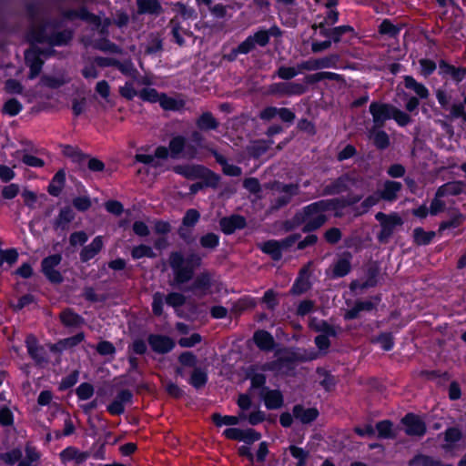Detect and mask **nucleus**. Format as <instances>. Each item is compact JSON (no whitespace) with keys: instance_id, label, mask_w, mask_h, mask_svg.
Returning a JSON list of instances; mask_svg holds the SVG:
<instances>
[{"instance_id":"nucleus-16","label":"nucleus","mask_w":466,"mask_h":466,"mask_svg":"<svg viewBox=\"0 0 466 466\" xmlns=\"http://www.w3.org/2000/svg\"><path fill=\"white\" fill-rule=\"evenodd\" d=\"M401 423L405 426V433L408 436H424L427 431L425 421L417 414L408 412L402 419Z\"/></svg>"},{"instance_id":"nucleus-21","label":"nucleus","mask_w":466,"mask_h":466,"mask_svg":"<svg viewBox=\"0 0 466 466\" xmlns=\"http://www.w3.org/2000/svg\"><path fill=\"white\" fill-rule=\"evenodd\" d=\"M128 351V365L130 371H137L139 368L138 359L134 355H145L147 352V342L141 339L137 338L127 347Z\"/></svg>"},{"instance_id":"nucleus-27","label":"nucleus","mask_w":466,"mask_h":466,"mask_svg":"<svg viewBox=\"0 0 466 466\" xmlns=\"http://www.w3.org/2000/svg\"><path fill=\"white\" fill-rule=\"evenodd\" d=\"M49 28L45 19L37 25H33L27 31V40L31 45L46 44L48 40Z\"/></svg>"},{"instance_id":"nucleus-25","label":"nucleus","mask_w":466,"mask_h":466,"mask_svg":"<svg viewBox=\"0 0 466 466\" xmlns=\"http://www.w3.org/2000/svg\"><path fill=\"white\" fill-rule=\"evenodd\" d=\"M213 286V274L208 270H204L197 275L188 290L197 294L207 295Z\"/></svg>"},{"instance_id":"nucleus-32","label":"nucleus","mask_w":466,"mask_h":466,"mask_svg":"<svg viewBox=\"0 0 466 466\" xmlns=\"http://www.w3.org/2000/svg\"><path fill=\"white\" fill-rule=\"evenodd\" d=\"M402 189V184L399 181L386 180L383 187L378 190V194L381 200L388 202H394Z\"/></svg>"},{"instance_id":"nucleus-3","label":"nucleus","mask_w":466,"mask_h":466,"mask_svg":"<svg viewBox=\"0 0 466 466\" xmlns=\"http://www.w3.org/2000/svg\"><path fill=\"white\" fill-rule=\"evenodd\" d=\"M185 147L186 137L176 135L169 140L168 147L157 146L154 151V155L136 154L135 161L157 168L161 167L159 160H166L168 157L178 159Z\"/></svg>"},{"instance_id":"nucleus-23","label":"nucleus","mask_w":466,"mask_h":466,"mask_svg":"<svg viewBox=\"0 0 466 466\" xmlns=\"http://www.w3.org/2000/svg\"><path fill=\"white\" fill-rule=\"evenodd\" d=\"M133 400V392L130 390L124 389L117 392L106 407V410L111 415L119 416L125 412V404L131 403Z\"/></svg>"},{"instance_id":"nucleus-36","label":"nucleus","mask_w":466,"mask_h":466,"mask_svg":"<svg viewBox=\"0 0 466 466\" xmlns=\"http://www.w3.org/2000/svg\"><path fill=\"white\" fill-rule=\"evenodd\" d=\"M465 184L461 180L444 183L437 188V197L459 196L463 193Z\"/></svg>"},{"instance_id":"nucleus-31","label":"nucleus","mask_w":466,"mask_h":466,"mask_svg":"<svg viewBox=\"0 0 466 466\" xmlns=\"http://www.w3.org/2000/svg\"><path fill=\"white\" fill-rule=\"evenodd\" d=\"M104 247V241L102 236H96L93 238L90 244L84 246L81 249L79 258L83 263H87L93 259Z\"/></svg>"},{"instance_id":"nucleus-4","label":"nucleus","mask_w":466,"mask_h":466,"mask_svg":"<svg viewBox=\"0 0 466 466\" xmlns=\"http://www.w3.org/2000/svg\"><path fill=\"white\" fill-rule=\"evenodd\" d=\"M284 351L286 353L284 356L263 364L262 370L279 372L286 369L287 371H293L297 362L311 361L318 357L314 351L307 352L300 349H285Z\"/></svg>"},{"instance_id":"nucleus-35","label":"nucleus","mask_w":466,"mask_h":466,"mask_svg":"<svg viewBox=\"0 0 466 466\" xmlns=\"http://www.w3.org/2000/svg\"><path fill=\"white\" fill-rule=\"evenodd\" d=\"M404 86L413 91L416 94V96L420 99H427L430 96V91L427 86L418 82L412 76H403Z\"/></svg>"},{"instance_id":"nucleus-46","label":"nucleus","mask_w":466,"mask_h":466,"mask_svg":"<svg viewBox=\"0 0 466 466\" xmlns=\"http://www.w3.org/2000/svg\"><path fill=\"white\" fill-rule=\"evenodd\" d=\"M372 344H379L384 351H390L395 346L393 334L390 331L380 332L370 339Z\"/></svg>"},{"instance_id":"nucleus-26","label":"nucleus","mask_w":466,"mask_h":466,"mask_svg":"<svg viewBox=\"0 0 466 466\" xmlns=\"http://www.w3.org/2000/svg\"><path fill=\"white\" fill-rule=\"evenodd\" d=\"M247 227L246 218L242 215L233 214L219 219V228L225 235H231L238 229Z\"/></svg>"},{"instance_id":"nucleus-48","label":"nucleus","mask_w":466,"mask_h":466,"mask_svg":"<svg viewBox=\"0 0 466 466\" xmlns=\"http://www.w3.org/2000/svg\"><path fill=\"white\" fill-rule=\"evenodd\" d=\"M401 31V27L394 25L390 19L385 18L380 24L378 32L381 35H387L390 38H396L399 36Z\"/></svg>"},{"instance_id":"nucleus-1","label":"nucleus","mask_w":466,"mask_h":466,"mask_svg":"<svg viewBox=\"0 0 466 466\" xmlns=\"http://www.w3.org/2000/svg\"><path fill=\"white\" fill-rule=\"evenodd\" d=\"M327 219V216L321 213L318 201H315L296 211L290 219L283 222L282 228L285 232H291L302 226V233H312L319 229Z\"/></svg>"},{"instance_id":"nucleus-54","label":"nucleus","mask_w":466,"mask_h":466,"mask_svg":"<svg viewBox=\"0 0 466 466\" xmlns=\"http://www.w3.org/2000/svg\"><path fill=\"white\" fill-rule=\"evenodd\" d=\"M462 439V431L456 426L448 427L443 432V440L448 443L445 447L451 449L453 445Z\"/></svg>"},{"instance_id":"nucleus-64","label":"nucleus","mask_w":466,"mask_h":466,"mask_svg":"<svg viewBox=\"0 0 466 466\" xmlns=\"http://www.w3.org/2000/svg\"><path fill=\"white\" fill-rule=\"evenodd\" d=\"M22 110V103L16 98H10L5 102L2 112L9 116H15Z\"/></svg>"},{"instance_id":"nucleus-50","label":"nucleus","mask_w":466,"mask_h":466,"mask_svg":"<svg viewBox=\"0 0 466 466\" xmlns=\"http://www.w3.org/2000/svg\"><path fill=\"white\" fill-rule=\"evenodd\" d=\"M436 70L438 71V61L430 58L419 59V73L424 78L430 77Z\"/></svg>"},{"instance_id":"nucleus-59","label":"nucleus","mask_w":466,"mask_h":466,"mask_svg":"<svg viewBox=\"0 0 466 466\" xmlns=\"http://www.w3.org/2000/svg\"><path fill=\"white\" fill-rule=\"evenodd\" d=\"M248 379L250 380V388L251 389H259L260 391H263V389L266 386L267 378L263 373L254 372V368H250L247 373Z\"/></svg>"},{"instance_id":"nucleus-56","label":"nucleus","mask_w":466,"mask_h":466,"mask_svg":"<svg viewBox=\"0 0 466 466\" xmlns=\"http://www.w3.org/2000/svg\"><path fill=\"white\" fill-rule=\"evenodd\" d=\"M317 374L319 376H322L323 379L319 381V385L328 392L331 391L336 384L337 380L335 377L329 371L323 368L317 369Z\"/></svg>"},{"instance_id":"nucleus-43","label":"nucleus","mask_w":466,"mask_h":466,"mask_svg":"<svg viewBox=\"0 0 466 466\" xmlns=\"http://www.w3.org/2000/svg\"><path fill=\"white\" fill-rule=\"evenodd\" d=\"M380 273V268L379 265L375 262L370 265L366 270V279L363 283L360 285L361 289L374 288L378 285L379 276Z\"/></svg>"},{"instance_id":"nucleus-19","label":"nucleus","mask_w":466,"mask_h":466,"mask_svg":"<svg viewBox=\"0 0 466 466\" xmlns=\"http://www.w3.org/2000/svg\"><path fill=\"white\" fill-rule=\"evenodd\" d=\"M353 255L350 251H343L334 261L331 270V279H341L349 275L352 269Z\"/></svg>"},{"instance_id":"nucleus-12","label":"nucleus","mask_w":466,"mask_h":466,"mask_svg":"<svg viewBox=\"0 0 466 466\" xmlns=\"http://www.w3.org/2000/svg\"><path fill=\"white\" fill-rule=\"evenodd\" d=\"M362 198L361 195H349L346 198H331V199H320L318 200L321 213L327 211H336L339 209L345 208L347 207H352L359 203Z\"/></svg>"},{"instance_id":"nucleus-15","label":"nucleus","mask_w":466,"mask_h":466,"mask_svg":"<svg viewBox=\"0 0 466 466\" xmlns=\"http://www.w3.org/2000/svg\"><path fill=\"white\" fill-rule=\"evenodd\" d=\"M24 56L25 63L29 67L28 79L33 80L40 75L45 64L38 51V46H32L30 48L26 49Z\"/></svg>"},{"instance_id":"nucleus-8","label":"nucleus","mask_w":466,"mask_h":466,"mask_svg":"<svg viewBox=\"0 0 466 466\" xmlns=\"http://www.w3.org/2000/svg\"><path fill=\"white\" fill-rule=\"evenodd\" d=\"M375 218L380 224V230L377 235V239L380 244H387L396 228L403 224L401 218L397 213L385 214L378 212L375 215Z\"/></svg>"},{"instance_id":"nucleus-17","label":"nucleus","mask_w":466,"mask_h":466,"mask_svg":"<svg viewBox=\"0 0 466 466\" xmlns=\"http://www.w3.org/2000/svg\"><path fill=\"white\" fill-rule=\"evenodd\" d=\"M356 177L350 173H344L335 178L331 183L325 186L323 188L324 196L339 195L349 189V185L356 184Z\"/></svg>"},{"instance_id":"nucleus-40","label":"nucleus","mask_w":466,"mask_h":466,"mask_svg":"<svg viewBox=\"0 0 466 466\" xmlns=\"http://www.w3.org/2000/svg\"><path fill=\"white\" fill-rule=\"evenodd\" d=\"M370 137L373 146L379 150H385L390 145L389 135L381 128H374L370 131Z\"/></svg>"},{"instance_id":"nucleus-57","label":"nucleus","mask_w":466,"mask_h":466,"mask_svg":"<svg viewBox=\"0 0 466 466\" xmlns=\"http://www.w3.org/2000/svg\"><path fill=\"white\" fill-rule=\"evenodd\" d=\"M393 423L390 420H383L376 424V430L378 431V436L380 439H393L395 438V434L393 432Z\"/></svg>"},{"instance_id":"nucleus-38","label":"nucleus","mask_w":466,"mask_h":466,"mask_svg":"<svg viewBox=\"0 0 466 466\" xmlns=\"http://www.w3.org/2000/svg\"><path fill=\"white\" fill-rule=\"evenodd\" d=\"M196 126L200 131L208 132L216 130L219 126V122L211 112L206 111L196 119Z\"/></svg>"},{"instance_id":"nucleus-10","label":"nucleus","mask_w":466,"mask_h":466,"mask_svg":"<svg viewBox=\"0 0 466 466\" xmlns=\"http://www.w3.org/2000/svg\"><path fill=\"white\" fill-rule=\"evenodd\" d=\"M222 435L228 440L242 441L245 445L248 446L262 438L261 433L253 428L239 429L230 427L225 429Z\"/></svg>"},{"instance_id":"nucleus-61","label":"nucleus","mask_w":466,"mask_h":466,"mask_svg":"<svg viewBox=\"0 0 466 466\" xmlns=\"http://www.w3.org/2000/svg\"><path fill=\"white\" fill-rule=\"evenodd\" d=\"M165 299V294L160 291H157L153 294L151 307L154 316L161 317L163 315L164 304L166 303Z\"/></svg>"},{"instance_id":"nucleus-28","label":"nucleus","mask_w":466,"mask_h":466,"mask_svg":"<svg viewBox=\"0 0 466 466\" xmlns=\"http://www.w3.org/2000/svg\"><path fill=\"white\" fill-rule=\"evenodd\" d=\"M268 410H278L283 406L284 397L279 390H271L265 387L259 393Z\"/></svg>"},{"instance_id":"nucleus-44","label":"nucleus","mask_w":466,"mask_h":466,"mask_svg":"<svg viewBox=\"0 0 466 466\" xmlns=\"http://www.w3.org/2000/svg\"><path fill=\"white\" fill-rule=\"evenodd\" d=\"M158 104L164 110L174 112L180 111L185 106L183 100L169 96L166 93H161Z\"/></svg>"},{"instance_id":"nucleus-33","label":"nucleus","mask_w":466,"mask_h":466,"mask_svg":"<svg viewBox=\"0 0 466 466\" xmlns=\"http://www.w3.org/2000/svg\"><path fill=\"white\" fill-rule=\"evenodd\" d=\"M253 341L262 351H271L276 346L272 334L265 329H258L253 334Z\"/></svg>"},{"instance_id":"nucleus-6","label":"nucleus","mask_w":466,"mask_h":466,"mask_svg":"<svg viewBox=\"0 0 466 466\" xmlns=\"http://www.w3.org/2000/svg\"><path fill=\"white\" fill-rule=\"evenodd\" d=\"M180 365L192 368L190 377L187 380L189 385L196 390L204 388L208 381V374L206 369L197 366L198 357L192 351H183L177 357Z\"/></svg>"},{"instance_id":"nucleus-60","label":"nucleus","mask_w":466,"mask_h":466,"mask_svg":"<svg viewBox=\"0 0 466 466\" xmlns=\"http://www.w3.org/2000/svg\"><path fill=\"white\" fill-rule=\"evenodd\" d=\"M213 423L217 427L234 426L239 423V419L233 415H221L220 413H213L211 416Z\"/></svg>"},{"instance_id":"nucleus-5","label":"nucleus","mask_w":466,"mask_h":466,"mask_svg":"<svg viewBox=\"0 0 466 466\" xmlns=\"http://www.w3.org/2000/svg\"><path fill=\"white\" fill-rule=\"evenodd\" d=\"M188 180L201 179L205 187L217 188L220 176L200 164L175 165L168 168Z\"/></svg>"},{"instance_id":"nucleus-13","label":"nucleus","mask_w":466,"mask_h":466,"mask_svg":"<svg viewBox=\"0 0 466 466\" xmlns=\"http://www.w3.org/2000/svg\"><path fill=\"white\" fill-rule=\"evenodd\" d=\"M393 105L373 101L370 105L369 110L373 118L374 128H382L385 122L391 119Z\"/></svg>"},{"instance_id":"nucleus-7","label":"nucleus","mask_w":466,"mask_h":466,"mask_svg":"<svg viewBox=\"0 0 466 466\" xmlns=\"http://www.w3.org/2000/svg\"><path fill=\"white\" fill-rule=\"evenodd\" d=\"M438 76L443 81L444 86H460L466 79V66L452 64L445 58L438 60Z\"/></svg>"},{"instance_id":"nucleus-63","label":"nucleus","mask_w":466,"mask_h":466,"mask_svg":"<svg viewBox=\"0 0 466 466\" xmlns=\"http://www.w3.org/2000/svg\"><path fill=\"white\" fill-rule=\"evenodd\" d=\"M22 457L23 453L19 448H14L9 451L0 453V461L10 466L17 463Z\"/></svg>"},{"instance_id":"nucleus-41","label":"nucleus","mask_w":466,"mask_h":466,"mask_svg":"<svg viewBox=\"0 0 466 466\" xmlns=\"http://www.w3.org/2000/svg\"><path fill=\"white\" fill-rule=\"evenodd\" d=\"M137 13L139 15H160L163 11L158 0H137Z\"/></svg>"},{"instance_id":"nucleus-37","label":"nucleus","mask_w":466,"mask_h":466,"mask_svg":"<svg viewBox=\"0 0 466 466\" xmlns=\"http://www.w3.org/2000/svg\"><path fill=\"white\" fill-rule=\"evenodd\" d=\"M75 219V213L70 207H64L60 209L57 217L54 220L53 228L55 230H66L68 225Z\"/></svg>"},{"instance_id":"nucleus-58","label":"nucleus","mask_w":466,"mask_h":466,"mask_svg":"<svg viewBox=\"0 0 466 466\" xmlns=\"http://www.w3.org/2000/svg\"><path fill=\"white\" fill-rule=\"evenodd\" d=\"M331 41L335 44H338L341 41V38L346 34H351L352 35H356V31L352 25H342L331 27Z\"/></svg>"},{"instance_id":"nucleus-51","label":"nucleus","mask_w":466,"mask_h":466,"mask_svg":"<svg viewBox=\"0 0 466 466\" xmlns=\"http://www.w3.org/2000/svg\"><path fill=\"white\" fill-rule=\"evenodd\" d=\"M289 451L290 455L298 461L295 466H307L309 458V451L296 445H289Z\"/></svg>"},{"instance_id":"nucleus-18","label":"nucleus","mask_w":466,"mask_h":466,"mask_svg":"<svg viewBox=\"0 0 466 466\" xmlns=\"http://www.w3.org/2000/svg\"><path fill=\"white\" fill-rule=\"evenodd\" d=\"M147 342L155 353L161 355L167 354L176 346L172 338L163 334H149L147 336Z\"/></svg>"},{"instance_id":"nucleus-39","label":"nucleus","mask_w":466,"mask_h":466,"mask_svg":"<svg viewBox=\"0 0 466 466\" xmlns=\"http://www.w3.org/2000/svg\"><path fill=\"white\" fill-rule=\"evenodd\" d=\"M66 170L60 168L52 177L48 187L47 192L53 197H58L66 185Z\"/></svg>"},{"instance_id":"nucleus-62","label":"nucleus","mask_w":466,"mask_h":466,"mask_svg":"<svg viewBox=\"0 0 466 466\" xmlns=\"http://www.w3.org/2000/svg\"><path fill=\"white\" fill-rule=\"evenodd\" d=\"M200 220V212L196 208L187 209L181 221V225L186 228H194Z\"/></svg>"},{"instance_id":"nucleus-29","label":"nucleus","mask_w":466,"mask_h":466,"mask_svg":"<svg viewBox=\"0 0 466 466\" xmlns=\"http://www.w3.org/2000/svg\"><path fill=\"white\" fill-rule=\"evenodd\" d=\"M292 412L294 419L299 420L302 424H310L315 421L319 415L317 408H305L302 404L294 405Z\"/></svg>"},{"instance_id":"nucleus-14","label":"nucleus","mask_w":466,"mask_h":466,"mask_svg":"<svg viewBox=\"0 0 466 466\" xmlns=\"http://www.w3.org/2000/svg\"><path fill=\"white\" fill-rule=\"evenodd\" d=\"M25 343L29 357L34 360L36 366L43 367L48 362L46 350L39 344L35 335H27Z\"/></svg>"},{"instance_id":"nucleus-2","label":"nucleus","mask_w":466,"mask_h":466,"mask_svg":"<svg viewBox=\"0 0 466 466\" xmlns=\"http://www.w3.org/2000/svg\"><path fill=\"white\" fill-rule=\"evenodd\" d=\"M168 263L174 273V281L182 285L193 279L195 270L202 264V258L196 252H190L184 257L180 251H172Z\"/></svg>"},{"instance_id":"nucleus-24","label":"nucleus","mask_w":466,"mask_h":466,"mask_svg":"<svg viewBox=\"0 0 466 466\" xmlns=\"http://www.w3.org/2000/svg\"><path fill=\"white\" fill-rule=\"evenodd\" d=\"M201 132L202 131L199 129L192 131L189 137V143H187V139L186 138V147L180 157H183L187 159H194L197 157L198 149L204 147L205 137Z\"/></svg>"},{"instance_id":"nucleus-9","label":"nucleus","mask_w":466,"mask_h":466,"mask_svg":"<svg viewBox=\"0 0 466 466\" xmlns=\"http://www.w3.org/2000/svg\"><path fill=\"white\" fill-rule=\"evenodd\" d=\"M61 261L62 255L60 253L49 255L41 261V272L51 284L59 285L64 281L62 273L56 269Z\"/></svg>"},{"instance_id":"nucleus-30","label":"nucleus","mask_w":466,"mask_h":466,"mask_svg":"<svg viewBox=\"0 0 466 466\" xmlns=\"http://www.w3.org/2000/svg\"><path fill=\"white\" fill-rule=\"evenodd\" d=\"M74 37L72 29L66 28L61 31H50L47 45L51 47H61L68 46Z\"/></svg>"},{"instance_id":"nucleus-53","label":"nucleus","mask_w":466,"mask_h":466,"mask_svg":"<svg viewBox=\"0 0 466 466\" xmlns=\"http://www.w3.org/2000/svg\"><path fill=\"white\" fill-rule=\"evenodd\" d=\"M157 256L153 248L146 244H139L131 249V257L133 259H140L143 258H155Z\"/></svg>"},{"instance_id":"nucleus-47","label":"nucleus","mask_w":466,"mask_h":466,"mask_svg":"<svg viewBox=\"0 0 466 466\" xmlns=\"http://www.w3.org/2000/svg\"><path fill=\"white\" fill-rule=\"evenodd\" d=\"M436 233L434 231H426L418 227L413 229V241L418 246H427L431 243Z\"/></svg>"},{"instance_id":"nucleus-22","label":"nucleus","mask_w":466,"mask_h":466,"mask_svg":"<svg viewBox=\"0 0 466 466\" xmlns=\"http://www.w3.org/2000/svg\"><path fill=\"white\" fill-rule=\"evenodd\" d=\"M62 15L65 19L72 21L80 19L82 21L99 25L101 23L100 17L91 13L86 6H80L78 9H66L63 11Z\"/></svg>"},{"instance_id":"nucleus-45","label":"nucleus","mask_w":466,"mask_h":466,"mask_svg":"<svg viewBox=\"0 0 466 466\" xmlns=\"http://www.w3.org/2000/svg\"><path fill=\"white\" fill-rule=\"evenodd\" d=\"M260 250L263 253L269 255L274 261H279L282 258V251L277 239H269L265 241L261 245Z\"/></svg>"},{"instance_id":"nucleus-11","label":"nucleus","mask_w":466,"mask_h":466,"mask_svg":"<svg viewBox=\"0 0 466 466\" xmlns=\"http://www.w3.org/2000/svg\"><path fill=\"white\" fill-rule=\"evenodd\" d=\"M308 91L307 84L297 82H277L268 86V93L277 96H301Z\"/></svg>"},{"instance_id":"nucleus-52","label":"nucleus","mask_w":466,"mask_h":466,"mask_svg":"<svg viewBox=\"0 0 466 466\" xmlns=\"http://www.w3.org/2000/svg\"><path fill=\"white\" fill-rule=\"evenodd\" d=\"M64 155L71 158L74 163H76L79 166L85 165L86 159L88 158V155L83 153L80 149L72 146H66L65 147Z\"/></svg>"},{"instance_id":"nucleus-55","label":"nucleus","mask_w":466,"mask_h":466,"mask_svg":"<svg viewBox=\"0 0 466 466\" xmlns=\"http://www.w3.org/2000/svg\"><path fill=\"white\" fill-rule=\"evenodd\" d=\"M220 244L219 235L214 232H208L199 238V245L206 249H216Z\"/></svg>"},{"instance_id":"nucleus-20","label":"nucleus","mask_w":466,"mask_h":466,"mask_svg":"<svg viewBox=\"0 0 466 466\" xmlns=\"http://www.w3.org/2000/svg\"><path fill=\"white\" fill-rule=\"evenodd\" d=\"M380 296H373L370 300H356L354 306L346 310L343 315L345 320H352L359 318L361 311H372L377 309V305L380 302Z\"/></svg>"},{"instance_id":"nucleus-49","label":"nucleus","mask_w":466,"mask_h":466,"mask_svg":"<svg viewBox=\"0 0 466 466\" xmlns=\"http://www.w3.org/2000/svg\"><path fill=\"white\" fill-rule=\"evenodd\" d=\"M409 466H441V461L426 454H416L409 461Z\"/></svg>"},{"instance_id":"nucleus-42","label":"nucleus","mask_w":466,"mask_h":466,"mask_svg":"<svg viewBox=\"0 0 466 466\" xmlns=\"http://www.w3.org/2000/svg\"><path fill=\"white\" fill-rule=\"evenodd\" d=\"M325 79L339 82L343 80V76L338 73L322 71L311 75H307L304 78V82L307 85H314Z\"/></svg>"},{"instance_id":"nucleus-34","label":"nucleus","mask_w":466,"mask_h":466,"mask_svg":"<svg viewBox=\"0 0 466 466\" xmlns=\"http://www.w3.org/2000/svg\"><path fill=\"white\" fill-rule=\"evenodd\" d=\"M59 319L66 328H80L85 324V319L71 308H66L59 314Z\"/></svg>"}]
</instances>
